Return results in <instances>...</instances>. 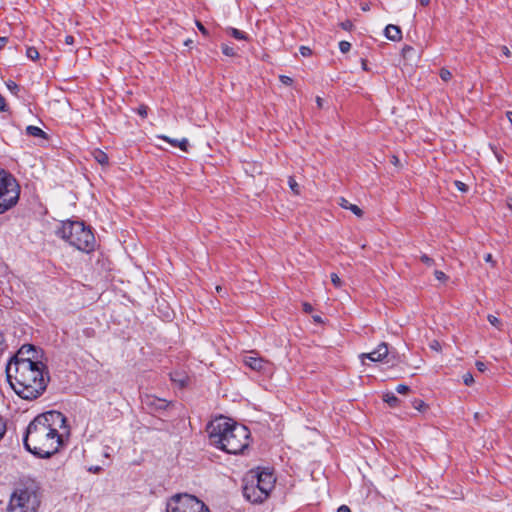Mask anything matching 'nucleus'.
<instances>
[{"mask_svg":"<svg viewBox=\"0 0 512 512\" xmlns=\"http://www.w3.org/2000/svg\"><path fill=\"white\" fill-rule=\"evenodd\" d=\"M70 434L67 419L55 410L36 416L28 425L23 438L25 448L40 458H49L64 445Z\"/></svg>","mask_w":512,"mask_h":512,"instance_id":"f257e3e1","label":"nucleus"},{"mask_svg":"<svg viewBox=\"0 0 512 512\" xmlns=\"http://www.w3.org/2000/svg\"><path fill=\"white\" fill-rule=\"evenodd\" d=\"M6 373L15 393L25 400L41 396L50 380L43 362L8 363Z\"/></svg>","mask_w":512,"mask_h":512,"instance_id":"f03ea898","label":"nucleus"},{"mask_svg":"<svg viewBox=\"0 0 512 512\" xmlns=\"http://www.w3.org/2000/svg\"><path fill=\"white\" fill-rule=\"evenodd\" d=\"M211 445L229 454H238L249 445L250 431L226 417H219L207 426Z\"/></svg>","mask_w":512,"mask_h":512,"instance_id":"7ed1b4c3","label":"nucleus"},{"mask_svg":"<svg viewBox=\"0 0 512 512\" xmlns=\"http://www.w3.org/2000/svg\"><path fill=\"white\" fill-rule=\"evenodd\" d=\"M41 486L31 478L21 479L14 487L7 506L8 512H38L41 504Z\"/></svg>","mask_w":512,"mask_h":512,"instance_id":"20e7f679","label":"nucleus"},{"mask_svg":"<svg viewBox=\"0 0 512 512\" xmlns=\"http://www.w3.org/2000/svg\"><path fill=\"white\" fill-rule=\"evenodd\" d=\"M57 235L79 251L90 253L95 249L96 240L93 232L80 221L63 222Z\"/></svg>","mask_w":512,"mask_h":512,"instance_id":"39448f33","label":"nucleus"},{"mask_svg":"<svg viewBox=\"0 0 512 512\" xmlns=\"http://www.w3.org/2000/svg\"><path fill=\"white\" fill-rule=\"evenodd\" d=\"M275 478L268 470L251 471L245 479L244 497L252 503H262L274 488Z\"/></svg>","mask_w":512,"mask_h":512,"instance_id":"423d86ee","label":"nucleus"},{"mask_svg":"<svg viewBox=\"0 0 512 512\" xmlns=\"http://www.w3.org/2000/svg\"><path fill=\"white\" fill-rule=\"evenodd\" d=\"M20 186L9 172L0 170V215L12 209L19 201Z\"/></svg>","mask_w":512,"mask_h":512,"instance_id":"0eeeda50","label":"nucleus"},{"mask_svg":"<svg viewBox=\"0 0 512 512\" xmlns=\"http://www.w3.org/2000/svg\"><path fill=\"white\" fill-rule=\"evenodd\" d=\"M191 505L199 507V499L189 494H177L167 503V512H190Z\"/></svg>","mask_w":512,"mask_h":512,"instance_id":"6e6552de","label":"nucleus"},{"mask_svg":"<svg viewBox=\"0 0 512 512\" xmlns=\"http://www.w3.org/2000/svg\"><path fill=\"white\" fill-rule=\"evenodd\" d=\"M41 362L38 360L37 351L33 345H23L14 359L9 363H20V362Z\"/></svg>","mask_w":512,"mask_h":512,"instance_id":"1a4fd4ad","label":"nucleus"},{"mask_svg":"<svg viewBox=\"0 0 512 512\" xmlns=\"http://www.w3.org/2000/svg\"><path fill=\"white\" fill-rule=\"evenodd\" d=\"M388 355V346L386 343L382 342L377 346L375 350L370 353H362L360 355V359L363 364H365V360L369 359L372 362H380Z\"/></svg>","mask_w":512,"mask_h":512,"instance_id":"9d476101","label":"nucleus"},{"mask_svg":"<svg viewBox=\"0 0 512 512\" xmlns=\"http://www.w3.org/2000/svg\"><path fill=\"white\" fill-rule=\"evenodd\" d=\"M244 363L250 367L252 370L258 371V372H269L270 371V363L266 360H264L261 357H255V356H246L244 358Z\"/></svg>","mask_w":512,"mask_h":512,"instance_id":"9b49d317","label":"nucleus"},{"mask_svg":"<svg viewBox=\"0 0 512 512\" xmlns=\"http://www.w3.org/2000/svg\"><path fill=\"white\" fill-rule=\"evenodd\" d=\"M143 403L151 411L165 410L169 406V403L165 399H160L154 396H146Z\"/></svg>","mask_w":512,"mask_h":512,"instance_id":"f8f14e48","label":"nucleus"},{"mask_svg":"<svg viewBox=\"0 0 512 512\" xmlns=\"http://www.w3.org/2000/svg\"><path fill=\"white\" fill-rule=\"evenodd\" d=\"M159 138L163 139L164 141H166L167 143L171 144L174 147H179L182 151H188L189 142L186 138L178 140L164 135L159 136Z\"/></svg>","mask_w":512,"mask_h":512,"instance_id":"ddd939ff","label":"nucleus"},{"mask_svg":"<svg viewBox=\"0 0 512 512\" xmlns=\"http://www.w3.org/2000/svg\"><path fill=\"white\" fill-rule=\"evenodd\" d=\"M385 36L392 41H398L402 37L401 30L398 26L389 24L385 28Z\"/></svg>","mask_w":512,"mask_h":512,"instance_id":"4468645a","label":"nucleus"},{"mask_svg":"<svg viewBox=\"0 0 512 512\" xmlns=\"http://www.w3.org/2000/svg\"><path fill=\"white\" fill-rule=\"evenodd\" d=\"M338 204L347 210H350L353 214H355L357 217L363 216V211L355 204H351L347 199L341 197L338 200Z\"/></svg>","mask_w":512,"mask_h":512,"instance_id":"2eb2a0df","label":"nucleus"},{"mask_svg":"<svg viewBox=\"0 0 512 512\" xmlns=\"http://www.w3.org/2000/svg\"><path fill=\"white\" fill-rule=\"evenodd\" d=\"M26 134L32 137H38L43 139L47 138L46 133L41 128L33 125H29L26 127Z\"/></svg>","mask_w":512,"mask_h":512,"instance_id":"dca6fc26","label":"nucleus"},{"mask_svg":"<svg viewBox=\"0 0 512 512\" xmlns=\"http://www.w3.org/2000/svg\"><path fill=\"white\" fill-rule=\"evenodd\" d=\"M383 400L386 402L390 407H397L399 405V399L395 396L392 392H387L383 395Z\"/></svg>","mask_w":512,"mask_h":512,"instance_id":"f3484780","label":"nucleus"},{"mask_svg":"<svg viewBox=\"0 0 512 512\" xmlns=\"http://www.w3.org/2000/svg\"><path fill=\"white\" fill-rule=\"evenodd\" d=\"M94 159L101 165H107L108 162H109V158H108V155L101 151V150H96L94 152Z\"/></svg>","mask_w":512,"mask_h":512,"instance_id":"a211bd4d","label":"nucleus"},{"mask_svg":"<svg viewBox=\"0 0 512 512\" xmlns=\"http://www.w3.org/2000/svg\"><path fill=\"white\" fill-rule=\"evenodd\" d=\"M6 87L14 95H17L20 90L18 84L12 80L6 81Z\"/></svg>","mask_w":512,"mask_h":512,"instance_id":"6ab92c4d","label":"nucleus"},{"mask_svg":"<svg viewBox=\"0 0 512 512\" xmlns=\"http://www.w3.org/2000/svg\"><path fill=\"white\" fill-rule=\"evenodd\" d=\"M26 56L31 60H37L39 58V52L35 47H28Z\"/></svg>","mask_w":512,"mask_h":512,"instance_id":"aec40b11","label":"nucleus"},{"mask_svg":"<svg viewBox=\"0 0 512 512\" xmlns=\"http://www.w3.org/2000/svg\"><path fill=\"white\" fill-rule=\"evenodd\" d=\"M487 320L489 321V323L491 325H493L497 329H499V330L502 329V322L496 316L489 314L487 316Z\"/></svg>","mask_w":512,"mask_h":512,"instance_id":"412c9836","label":"nucleus"},{"mask_svg":"<svg viewBox=\"0 0 512 512\" xmlns=\"http://www.w3.org/2000/svg\"><path fill=\"white\" fill-rule=\"evenodd\" d=\"M230 34L232 37L238 40H245L247 38L244 32L236 28H230Z\"/></svg>","mask_w":512,"mask_h":512,"instance_id":"4be33fe9","label":"nucleus"},{"mask_svg":"<svg viewBox=\"0 0 512 512\" xmlns=\"http://www.w3.org/2000/svg\"><path fill=\"white\" fill-rule=\"evenodd\" d=\"M190 512H210L208 507L199 500V507L196 508L194 505L190 507Z\"/></svg>","mask_w":512,"mask_h":512,"instance_id":"5701e85b","label":"nucleus"},{"mask_svg":"<svg viewBox=\"0 0 512 512\" xmlns=\"http://www.w3.org/2000/svg\"><path fill=\"white\" fill-rule=\"evenodd\" d=\"M288 184H289V187L291 188V190L295 194H299L300 193L299 185H298V183L295 181V179L293 177L289 178Z\"/></svg>","mask_w":512,"mask_h":512,"instance_id":"b1692460","label":"nucleus"},{"mask_svg":"<svg viewBox=\"0 0 512 512\" xmlns=\"http://www.w3.org/2000/svg\"><path fill=\"white\" fill-rule=\"evenodd\" d=\"M222 52L224 55L230 56V57L236 55L234 48L230 47L229 45H226V44L222 45Z\"/></svg>","mask_w":512,"mask_h":512,"instance_id":"393cba45","label":"nucleus"},{"mask_svg":"<svg viewBox=\"0 0 512 512\" xmlns=\"http://www.w3.org/2000/svg\"><path fill=\"white\" fill-rule=\"evenodd\" d=\"M451 77H452V74H451V72L448 69L442 68L440 70V78L443 81L447 82V81H449L451 79Z\"/></svg>","mask_w":512,"mask_h":512,"instance_id":"a878e982","label":"nucleus"},{"mask_svg":"<svg viewBox=\"0 0 512 512\" xmlns=\"http://www.w3.org/2000/svg\"><path fill=\"white\" fill-rule=\"evenodd\" d=\"M339 49L342 53H347L351 49V44L348 41H341L339 43Z\"/></svg>","mask_w":512,"mask_h":512,"instance_id":"bb28decb","label":"nucleus"},{"mask_svg":"<svg viewBox=\"0 0 512 512\" xmlns=\"http://www.w3.org/2000/svg\"><path fill=\"white\" fill-rule=\"evenodd\" d=\"M420 260H421L422 263H424L425 265H427L429 267L434 265V259H432L431 257H429L426 254H422L420 256Z\"/></svg>","mask_w":512,"mask_h":512,"instance_id":"cd10ccee","label":"nucleus"},{"mask_svg":"<svg viewBox=\"0 0 512 512\" xmlns=\"http://www.w3.org/2000/svg\"><path fill=\"white\" fill-rule=\"evenodd\" d=\"M463 382L465 385L470 386L474 383V378L471 373H466L463 375Z\"/></svg>","mask_w":512,"mask_h":512,"instance_id":"c85d7f7f","label":"nucleus"},{"mask_svg":"<svg viewBox=\"0 0 512 512\" xmlns=\"http://www.w3.org/2000/svg\"><path fill=\"white\" fill-rule=\"evenodd\" d=\"M434 276L437 280L441 281V282H445L447 281L448 277L446 276V274L442 271H439V270H435L434 272Z\"/></svg>","mask_w":512,"mask_h":512,"instance_id":"c756f323","label":"nucleus"},{"mask_svg":"<svg viewBox=\"0 0 512 512\" xmlns=\"http://www.w3.org/2000/svg\"><path fill=\"white\" fill-rule=\"evenodd\" d=\"M331 282L333 283V285L335 287H340L342 284L341 279L339 278V276L336 273L331 274Z\"/></svg>","mask_w":512,"mask_h":512,"instance_id":"7c9ffc66","label":"nucleus"},{"mask_svg":"<svg viewBox=\"0 0 512 512\" xmlns=\"http://www.w3.org/2000/svg\"><path fill=\"white\" fill-rule=\"evenodd\" d=\"M410 391V388L407 385L399 384L396 387V392L399 394H407Z\"/></svg>","mask_w":512,"mask_h":512,"instance_id":"2f4dec72","label":"nucleus"},{"mask_svg":"<svg viewBox=\"0 0 512 512\" xmlns=\"http://www.w3.org/2000/svg\"><path fill=\"white\" fill-rule=\"evenodd\" d=\"M137 112L141 117L145 118L148 114V107L146 105H140Z\"/></svg>","mask_w":512,"mask_h":512,"instance_id":"473e14b6","label":"nucleus"},{"mask_svg":"<svg viewBox=\"0 0 512 512\" xmlns=\"http://www.w3.org/2000/svg\"><path fill=\"white\" fill-rule=\"evenodd\" d=\"M300 53L304 57H308L312 54V50L307 46H301L299 49Z\"/></svg>","mask_w":512,"mask_h":512,"instance_id":"72a5a7b5","label":"nucleus"},{"mask_svg":"<svg viewBox=\"0 0 512 512\" xmlns=\"http://www.w3.org/2000/svg\"><path fill=\"white\" fill-rule=\"evenodd\" d=\"M454 184L457 187V189L461 192H466L468 190V186L461 181H455Z\"/></svg>","mask_w":512,"mask_h":512,"instance_id":"f704fd0d","label":"nucleus"},{"mask_svg":"<svg viewBox=\"0 0 512 512\" xmlns=\"http://www.w3.org/2000/svg\"><path fill=\"white\" fill-rule=\"evenodd\" d=\"M340 26H341V28H342V29H344V30H346V31H349V30H351V29H352L353 24H352V22H351V21L346 20V21L342 22V23L340 24Z\"/></svg>","mask_w":512,"mask_h":512,"instance_id":"c9c22d12","label":"nucleus"},{"mask_svg":"<svg viewBox=\"0 0 512 512\" xmlns=\"http://www.w3.org/2000/svg\"><path fill=\"white\" fill-rule=\"evenodd\" d=\"M280 81L285 85H291L293 82L292 78L286 75H281Z\"/></svg>","mask_w":512,"mask_h":512,"instance_id":"e433bc0d","label":"nucleus"},{"mask_svg":"<svg viewBox=\"0 0 512 512\" xmlns=\"http://www.w3.org/2000/svg\"><path fill=\"white\" fill-rule=\"evenodd\" d=\"M7 110V104L5 98L0 93V112H4Z\"/></svg>","mask_w":512,"mask_h":512,"instance_id":"4c0bfd02","label":"nucleus"},{"mask_svg":"<svg viewBox=\"0 0 512 512\" xmlns=\"http://www.w3.org/2000/svg\"><path fill=\"white\" fill-rule=\"evenodd\" d=\"M5 432H6V425H5L4 421L0 418V440L3 438Z\"/></svg>","mask_w":512,"mask_h":512,"instance_id":"58836bf2","label":"nucleus"},{"mask_svg":"<svg viewBox=\"0 0 512 512\" xmlns=\"http://www.w3.org/2000/svg\"><path fill=\"white\" fill-rule=\"evenodd\" d=\"M196 25H197V27H198L199 31H200L203 35H205V36H207V35H208V31H207V29L203 26V24H202L201 22L197 21V22H196Z\"/></svg>","mask_w":512,"mask_h":512,"instance_id":"ea45409f","label":"nucleus"},{"mask_svg":"<svg viewBox=\"0 0 512 512\" xmlns=\"http://www.w3.org/2000/svg\"><path fill=\"white\" fill-rule=\"evenodd\" d=\"M430 348L435 350V351H440L441 350V345L438 341L434 340L430 343Z\"/></svg>","mask_w":512,"mask_h":512,"instance_id":"a19ab883","label":"nucleus"},{"mask_svg":"<svg viewBox=\"0 0 512 512\" xmlns=\"http://www.w3.org/2000/svg\"><path fill=\"white\" fill-rule=\"evenodd\" d=\"M476 368L478 369V371L484 372L486 370V365H485V363H483L481 361H477Z\"/></svg>","mask_w":512,"mask_h":512,"instance_id":"79ce46f5","label":"nucleus"},{"mask_svg":"<svg viewBox=\"0 0 512 512\" xmlns=\"http://www.w3.org/2000/svg\"><path fill=\"white\" fill-rule=\"evenodd\" d=\"M414 51V48L411 47V46H408L406 45L403 49H402V52H403V55L406 57L410 52H413Z\"/></svg>","mask_w":512,"mask_h":512,"instance_id":"37998d69","label":"nucleus"},{"mask_svg":"<svg viewBox=\"0 0 512 512\" xmlns=\"http://www.w3.org/2000/svg\"><path fill=\"white\" fill-rule=\"evenodd\" d=\"M425 406V403L422 400H416L414 402V407L418 410H420L422 407Z\"/></svg>","mask_w":512,"mask_h":512,"instance_id":"c03bdc74","label":"nucleus"},{"mask_svg":"<svg viewBox=\"0 0 512 512\" xmlns=\"http://www.w3.org/2000/svg\"><path fill=\"white\" fill-rule=\"evenodd\" d=\"M303 310H304L306 313H310V312H312L313 307H312V305H311V304H309V303H304V304H303Z\"/></svg>","mask_w":512,"mask_h":512,"instance_id":"a18cd8bd","label":"nucleus"},{"mask_svg":"<svg viewBox=\"0 0 512 512\" xmlns=\"http://www.w3.org/2000/svg\"><path fill=\"white\" fill-rule=\"evenodd\" d=\"M7 42H8V39L6 37H0V50L5 47Z\"/></svg>","mask_w":512,"mask_h":512,"instance_id":"49530a36","label":"nucleus"},{"mask_svg":"<svg viewBox=\"0 0 512 512\" xmlns=\"http://www.w3.org/2000/svg\"><path fill=\"white\" fill-rule=\"evenodd\" d=\"M484 260L488 263H491L492 265H494V261H493V258H492V255L490 253L486 254L485 257H484Z\"/></svg>","mask_w":512,"mask_h":512,"instance_id":"de8ad7c7","label":"nucleus"},{"mask_svg":"<svg viewBox=\"0 0 512 512\" xmlns=\"http://www.w3.org/2000/svg\"><path fill=\"white\" fill-rule=\"evenodd\" d=\"M337 512H351V510H350V508H349L348 506H346V505H341V506L338 508Z\"/></svg>","mask_w":512,"mask_h":512,"instance_id":"09e8293b","label":"nucleus"},{"mask_svg":"<svg viewBox=\"0 0 512 512\" xmlns=\"http://www.w3.org/2000/svg\"><path fill=\"white\" fill-rule=\"evenodd\" d=\"M502 52L503 54L506 56V57H509L510 56V50L508 49L507 46H503L502 47Z\"/></svg>","mask_w":512,"mask_h":512,"instance_id":"8fccbe9b","label":"nucleus"},{"mask_svg":"<svg viewBox=\"0 0 512 512\" xmlns=\"http://www.w3.org/2000/svg\"><path fill=\"white\" fill-rule=\"evenodd\" d=\"M316 103H317L318 108L323 107V99L321 97L316 98Z\"/></svg>","mask_w":512,"mask_h":512,"instance_id":"3c124183","label":"nucleus"},{"mask_svg":"<svg viewBox=\"0 0 512 512\" xmlns=\"http://www.w3.org/2000/svg\"><path fill=\"white\" fill-rule=\"evenodd\" d=\"M73 41H74L73 36H67V37H66V43H67V44H72V43H73Z\"/></svg>","mask_w":512,"mask_h":512,"instance_id":"603ef678","label":"nucleus"},{"mask_svg":"<svg viewBox=\"0 0 512 512\" xmlns=\"http://www.w3.org/2000/svg\"><path fill=\"white\" fill-rule=\"evenodd\" d=\"M172 380L173 381H178L181 387L185 386V384H186V381L184 379L176 380L175 378H172Z\"/></svg>","mask_w":512,"mask_h":512,"instance_id":"864d4df0","label":"nucleus"},{"mask_svg":"<svg viewBox=\"0 0 512 512\" xmlns=\"http://www.w3.org/2000/svg\"><path fill=\"white\" fill-rule=\"evenodd\" d=\"M418 2L422 5V6H427L430 2V0H418Z\"/></svg>","mask_w":512,"mask_h":512,"instance_id":"5fc2aeb1","label":"nucleus"},{"mask_svg":"<svg viewBox=\"0 0 512 512\" xmlns=\"http://www.w3.org/2000/svg\"><path fill=\"white\" fill-rule=\"evenodd\" d=\"M506 116H507V119L509 120V122L512 124V112L511 111H508L506 113Z\"/></svg>","mask_w":512,"mask_h":512,"instance_id":"6e6d98bb","label":"nucleus"},{"mask_svg":"<svg viewBox=\"0 0 512 512\" xmlns=\"http://www.w3.org/2000/svg\"><path fill=\"white\" fill-rule=\"evenodd\" d=\"M3 343H4V336L0 333V350L2 349Z\"/></svg>","mask_w":512,"mask_h":512,"instance_id":"4d7b16f0","label":"nucleus"},{"mask_svg":"<svg viewBox=\"0 0 512 512\" xmlns=\"http://www.w3.org/2000/svg\"><path fill=\"white\" fill-rule=\"evenodd\" d=\"M313 319H314V321H316V322H322V319H321V317H320V316H314V317H313Z\"/></svg>","mask_w":512,"mask_h":512,"instance_id":"13d9d810","label":"nucleus"},{"mask_svg":"<svg viewBox=\"0 0 512 512\" xmlns=\"http://www.w3.org/2000/svg\"><path fill=\"white\" fill-rule=\"evenodd\" d=\"M190 43H192V41H191V40H187V41H185V45H186V46L190 45Z\"/></svg>","mask_w":512,"mask_h":512,"instance_id":"bf43d9fd","label":"nucleus"},{"mask_svg":"<svg viewBox=\"0 0 512 512\" xmlns=\"http://www.w3.org/2000/svg\"><path fill=\"white\" fill-rule=\"evenodd\" d=\"M216 289H217L218 292H221V290H222V288L220 286H217Z\"/></svg>","mask_w":512,"mask_h":512,"instance_id":"052dcab7","label":"nucleus"},{"mask_svg":"<svg viewBox=\"0 0 512 512\" xmlns=\"http://www.w3.org/2000/svg\"><path fill=\"white\" fill-rule=\"evenodd\" d=\"M363 68L366 69L365 61H363Z\"/></svg>","mask_w":512,"mask_h":512,"instance_id":"680f3d73","label":"nucleus"},{"mask_svg":"<svg viewBox=\"0 0 512 512\" xmlns=\"http://www.w3.org/2000/svg\"><path fill=\"white\" fill-rule=\"evenodd\" d=\"M508 206H509L510 208H512V200H511V203H508Z\"/></svg>","mask_w":512,"mask_h":512,"instance_id":"e2e57ef3","label":"nucleus"}]
</instances>
